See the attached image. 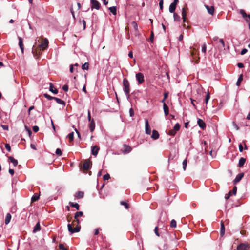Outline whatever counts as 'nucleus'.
I'll use <instances>...</instances> for the list:
<instances>
[{
  "label": "nucleus",
  "instance_id": "1",
  "mask_svg": "<svg viewBox=\"0 0 250 250\" xmlns=\"http://www.w3.org/2000/svg\"><path fill=\"white\" fill-rule=\"evenodd\" d=\"M83 215V212L82 211H78L75 213L74 218L76 219V222L77 223V226L75 228H73L71 224H68L67 225V228L68 231L71 233L73 234L75 232H78L80 231L81 226L79 225L80 223L79 220L78 218L79 216H82Z\"/></svg>",
  "mask_w": 250,
  "mask_h": 250
},
{
  "label": "nucleus",
  "instance_id": "2",
  "mask_svg": "<svg viewBox=\"0 0 250 250\" xmlns=\"http://www.w3.org/2000/svg\"><path fill=\"white\" fill-rule=\"evenodd\" d=\"M123 91L127 98L130 96V84L128 81L124 78L123 81Z\"/></svg>",
  "mask_w": 250,
  "mask_h": 250
},
{
  "label": "nucleus",
  "instance_id": "3",
  "mask_svg": "<svg viewBox=\"0 0 250 250\" xmlns=\"http://www.w3.org/2000/svg\"><path fill=\"white\" fill-rule=\"evenodd\" d=\"M48 41L46 38L43 39V42L41 43L39 47L41 50H44L48 48Z\"/></svg>",
  "mask_w": 250,
  "mask_h": 250
},
{
  "label": "nucleus",
  "instance_id": "4",
  "mask_svg": "<svg viewBox=\"0 0 250 250\" xmlns=\"http://www.w3.org/2000/svg\"><path fill=\"white\" fill-rule=\"evenodd\" d=\"M180 125L179 123H176L173 129L170 130L168 132V134L171 136H174L177 131L180 129Z\"/></svg>",
  "mask_w": 250,
  "mask_h": 250
},
{
  "label": "nucleus",
  "instance_id": "5",
  "mask_svg": "<svg viewBox=\"0 0 250 250\" xmlns=\"http://www.w3.org/2000/svg\"><path fill=\"white\" fill-rule=\"evenodd\" d=\"M136 79L139 84H142L145 81L144 75L140 72L136 74Z\"/></svg>",
  "mask_w": 250,
  "mask_h": 250
},
{
  "label": "nucleus",
  "instance_id": "6",
  "mask_svg": "<svg viewBox=\"0 0 250 250\" xmlns=\"http://www.w3.org/2000/svg\"><path fill=\"white\" fill-rule=\"evenodd\" d=\"M239 13L242 15V17L247 22H250V14L247 15L243 9H240Z\"/></svg>",
  "mask_w": 250,
  "mask_h": 250
},
{
  "label": "nucleus",
  "instance_id": "7",
  "mask_svg": "<svg viewBox=\"0 0 250 250\" xmlns=\"http://www.w3.org/2000/svg\"><path fill=\"white\" fill-rule=\"evenodd\" d=\"M90 2L91 4V8L92 9H96L98 10L100 8V4L97 0H90Z\"/></svg>",
  "mask_w": 250,
  "mask_h": 250
},
{
  "label": "nucleus",
  "instance_id": "8",
  "mask_svg": "<svg viewBox=\"0 0 250 250\" xmlns=\"http://www.w3.org/2000/svg\"><path fill=\"white\" fill-rule=\"evenodd\" d=\"M237 189V187L236 186H234L231 191H229L228 193L225 195V199L226 200H228L232 195H235L236 194Z\"/></svg>",
  "mask_w": 250,
  "mask_h": 250
},
{
  "label": "nucleus",
  "instance_id": "9",
  "mask_svg": "<svg viewBox=\"0 0 250 250\" xmlns=\"http://www.w3.org/2000/svg\"><path fill=\"white\" fill-rule=\"evenodd\" d=\"M145 132L146 134L150 135L151 134V129L149 125L148 120L145 119Z\"/></svg>",
  "mask_w": 250,
  "mask_h": 250
},
{
  "label": "nucleus",
  "instance_id": "10",
  "mask_svg": "<svg viewBox=\"0 0 250 250\" xmlns=\"http://www.w3.org/2000/svg\"><path fill=\"white\" fill-rule=\"evenodd\" d=\"M92 162L89 160H86L83 164V169L84 170H87L90 168Z\"/></svg>",
  "mask_w": 250,
  "mask_h": 250
},
{
  "label": "nucleus",
  "instance_id": "11",
  "mask_svg": "<svg viewBox=\"0 0 250 250\" xmlns=\"http://www.w3.org/2000/svg\"><path fill=\"white\" fill-rule=\"evenodd\" d=\"M249 246L247 243H241L237 246V250H248Z\"/></svg>",
  "mask_w": 250,
  "mask_h": 250
},
{
  "label": "nucleus",
  "instance_id": "12",
  "mask_svg": "<svg viewBox=\"0 0 250 250\" xmlns=\"http://www.w3.org/2000/svg\"><path fill=\"white\" fill-rule=\"evenodd\" d=\"M244 176V174L243 173H239L236 175L235 178L233 181V183L234 184H236L238 182H239L243 178Z\"/></svg>",
  "mask_w": 250,
  "mask_h": 250
},
{
  "label": "nucleus",
  "instance_id": "13",
  "mask_svg": "<svg viewBox=\"0 0 250 250\" xmlns=\"http://www.w3.org/2000/svg\"><path fill=\"white\" fill-rule=\"evenodd\" d=\"M99 147L97 146H92L91 147V154L95 156H96L98 154V151L99 150Z\"/></svg>",
  "mask_w": 250,
  "mask_h": 250
},
{
  "label": "nucleus",
  "instance_id": "14",
  "mask_svg": "<svg viewBox=\"0 0 250 250\" xmlns=\"http://www.w3.org/2000/svg\"><path fill=\"white\" fill-rule=\"evenodd\" d=\"M124 150L123 151V153L124 154H127L130 152L132 150V148L127 145H124Z\"/></svg>",
  "mask_w": 250,
  "mask_h": 250
},
{
  "label": "nucleus",
  "instance_id": "15",
  "mask_svg": "<svg viewBox=\"0 0 250 250\" xmlns=\"http://www.w3.org/2000/svg\"><path fill=\"white\" fill-rule=\"evenodd\" d=\"M197 124L199 127L202 129H204L206 127L205 123L201 119H198Z\"/></svg>",
  "mask_w": 250,
  "mask_h": 250
},
{
  "label": "nucleus",
  "instance_id": "16",
  "mask_svg": "<svg viewBox=\"0 0 250 250\" xmlns=\"http://www.w3.org/2000/svg\"><path fill=\"white\" fill-rule=\"evenodd\" d=\"M18 40H19V45L21 51V52L23 53V51H24V46H23V44L22 39L20 37H18Z\"/></svg>",
  "mask_w": 250,
  "mask_h": 250
},
{
  "label": "nucleus",
  "instance_id": "17",
  "mask_svg": "<svg viewBox=\"0 0 250 250\" xmlns=\"http://www.w3.org/2000/svg\"><path fill=\"white\" fill-rule=\"evenodd\" d=\"M151 137L154 140L158 139L159 137V134L158 132L156 130H153L152 131V134L151 136Z\"/></svg>",
  "mask_w": 250,
  "mask_h": 250
},
{
  "label": "nucleus",
  "instance_id": "18",
  "mask_svg": "<svg viewBox=\"0 0 250 250\" xmlns=\"http://www.w3.org/2000/svg\"><path fill=\"white\" fill-rule=\"evenodd\" d=\"M8 160L9 161L12 163L14 167H16L18 165V161L17 160L15 159L12 156H9L8 157Z\"/></svg>",
  "mask_w": 250,
  "mask_h": 250
},
{
  "label": "nucleus",
  "instance_id": "19",
  "mask_svg": "<svg viewBox=\"0 0 250 250\" xmlns=\"http://www.w3.org/2000/svg\"><path fill=\"white\" fill-rule=\"evenodd\" d=\"M50 86H49V90L53 93V94H56L58 93V90L55 88L53 84L52 83H49Z\"/></svg>",
  "mask_w": 250,
  "mask_h": 250
},
{
  "label": "nucleus",
  "instance_id": "20",
  "mask_svg": "<svg viewBox=\"0 0 250 250\" xmlns=\"http://www.w3.org/2000/svg\"><path fill=\"white\" fill-rule=\"evenodd\" d=\"M89 127L91 132L94 130L95 127V124L93 119H92V121L90 122Z\"/></svg>",
  "mask_w": 250,
  "mask_h": 250
},
{
  "label": "nucleus",
  "instance_id": "21",
  "mask_svg": "<svg viewBox=\"0 0 250 250\" xmlns=\"http://www.w3.org/2000/svg\"><path fill=\"white\" fill-rule=\"evenodd\" d=\"M206 8L208 10V12L210 14L213 15L214 11V8L213 6H209L208 5H205Z\"/></svg>",
  "mask_w": 250,
  "mask_h": 250
},
{
  "label": "nucleus",
  "instance_id": "22",
  "mask_svg": "<svg viewBox=\"0 0 250 250\" xmlns=\"http://www.w3.org/2000/svg\"><path fill=\"white\" fill-rule=\"evenodd\" d=\"M163 109L164 111V113L166 116H167L169 114V108L167 105L166 103H164L163 104Z\"/></svg>",
  "mask_w": 250,
  "mask_h": 250
},
{
  "label": "nucleus",
  "instance_id": "23",
  "mask_svg": "<svg viewBox=\"0 0 250 250\" xmlns=\"http://www.w3.org/2000/svg\"><path fill=\"white\" fill-rule=\"evenodd\" d=\"M186 15H187L186 10L185 8H183L182 10V19H183V21L184 22H185L186 21Z\"/></svg>",
  "mask_w": 250,
  "mask_h": 250
},
{
  "label": "nucleus",
  "instance_id": "24",
  "mask_svg": "<svg viewBox=\"0 0 250 250\" xmlns=\"http://www.w3.org/2000/svg\"><path fill=\"white\" fill-rule=\"evenodd\" d=\"M40 229H41L40 224V222H38L36 224V225L34 226L33 232L34 233H36V232L40 230Z\"/></svg>",
  "mask_w": 250,
  "mask_h": 250
},
{
  "label": "nucleus",
  "instance_id": "25",
  "mask_svg": "<svg viewBox=\"0 0 250 250\" xmlns=\"http://www.w3.org/2000/svg\"><path fill=\"white\" fill-rule=\"evenodd\" d=\"M176 7V5L171 3L169 7V11L170 13H174Z\"/></svg>",
  "mask_w": 250,
  "mask_h": 250
},
{
  "label": "nucleus",
  "instance_id": "26",
  "mask_svg": "<svg viewBox=\"0 0 250 250\" xmlns=\"http://www.w3.org/2000/svg\"><path fill=\"white\" fill-rule=\"evenodd\" d=\"M225 226H224V223L223 222H221V228H220V235L221 236H223L225 234Z\"/></svg>",
  "mask_w": 250,
  "mask_h": 250
},
{
  "label": "nucleus",
  "instance_id": "27",
  "mask_svg": "<svg viewBox=\"0 0 250 250\" xmlns=\"http://www.w3.org/2000/svg\"><path fill=\"white\" fill-rule=\"evenodd\" d=\"M245 162H246V159L243 157H241L239 159L238 166L240 167H242L244 166Z\"/></svg>",
  "mask_w": 250,
  "mask_h": 250
},
{
  "label": "nucleus",
  "instance_id": "28",
  "mask_svg": "<svg viewBox=\"0 0 250 250\" xmlns=\"http://www.w3.org/2000/svg\"><path fill=\"white\" fill-rule=\"evenodd\" d=\"M54 100H55L56 101V102L59 104H60L62 105H64L65 104V102L64 101L61 100V99H59V98H56V97H54Z\"/></svg>",
  "mask_w": 250,
  "mask_h": 250
},
{
  "label": "nucleus",
  "instance_id": "29",
  "mask_svg": "<svg viewBox=\"0 0 250 250\" xmlns=\"http://www.w3.org/2000/svg\"><path fill=\"white\" fill-rule=\"evenodd\" d=\"M11 219V215L9 213L6 214V218L5 219V224H8Z\"/></svg>",
  "mask_w": 250,
  "mask_h": 250
},
{
  "label": "nucleus",
  "instance_id": "30",
  "mask_svg": "<svg viewBox=\"0 0 250 250\" xmlns=\"http://www.w3.org/2000/svg\"><path fill=\"white\" fill-rule=\"evenodd\" d=\"M109 10L114 15L117 14V8L116 6H112L109 8Z\"/></svg>",
  "mask_w": 250,
  "mask_h": 250
},
{
  "label": "nucleus",
  "instance_id": "31",
  "mask_svg": "<svg viewBox=\"0 0 250 250\" xmlns=\"http://www.w3.org/2000/svg\"><path fill=\"white\" fill-rule=\"evenodd\" d=\"M69 205L71 207L75 208L77 210H79V205L78 203L70 202Z\"/></svg>",
  "mask_w": 250,
  "mask_h": 250
},
{
  "label": "nucleus",
  "instance_id": "32",
  "mask_svg": "<svg viewBox=\"0 0 250 250\" xmlns=\"http://www.w3.org/2000/svg\"><path fill=\"white\" fill-rule=\"evenodd\" d=\"M173 18L175 21H179L181 20V18L179 15H178L177 13H174L173 14Z\"/></svg>",
  "mask_w": 250,
  "mask_h": 250
},
{
  "label": "nucleus",
  "instance_id": "33",
  "mask_svg": "<svg viewBox=\"0 0 250 250\" xmlns=\"http://www.w3.org/2000/svg\"><path fill=\"white\" fill-rule=\"evenodd\" d=\"M40 198V196L37 194H35L31 198L32 202H35L37 201Z\"/></svg>",
  "mask_w": 250,
  "mask_h": 250
},
{
  "label": "nucleus",
  "instance_id": "34",
  "mask_svg": "<svg viewBox=\"0 0 250 250\" xmlns=\"http://www.w3.org/2000/svg\"><path fill=\"white\" fill-rule=\"evenodd\" d=\"M242 80H243V75L241 74V75H240V76L237 80V81L236 82V84L237 86H239L240 85V83H241Z\"/></svg>",
  "mask_w": 250,
  "mask_h": 250
},
{
  "label": "nucleus",
  "instance_id": "35",
  "mask_svg": "<svg viewBox=\"0 0 250 250\" xmlns=\"http://www.w3.org/2000/svg\"><path fill=\"white\" fill-rule=\"evenodd\" d=\"M74 132H72L67 135V137L69 138L70 142H72L74 140Z\"/></svg>",
  "mask_w": 250,
  "mask_h": 250
},
{
  "label": "nucleus",
  "instance_id": "36",
  "mask_svg": "<svg viewBox=\"0 0 250 250\" xmlns=\"http://www.w3.org/2000/svg\"><path fill=\"white\" fill-rule=\"evenodd\" d=\"M76 196L78 198H82L83 196V192L82 191H78L76 193Z\"/></svg>",
  "mask_w": 250,
  "mask_h": 250
},
{
  "label": "nucleus",
  "instance_id": "37",
  "mask_svg": "<svg viewBox=\"0 0 250 250\" xmlns=\"http://www.w3.org/2000/svg\"><path fill=\"white\" fill-rule=\"evenodd\" d=\"M89 68V63L88 62H85L82 66V69L83 70H88Z\"/></svg>",
  "mask_w": 250,
  "mask_h": 250
},
{
  "label": "nucleus",
  "instance_id": "38",
  "mask_svg": "<svg viewBox=\"0 0 250 250\" xmlns=\"http://www.w3.org/2000/svg\"><path fill=\"white\" fill-rule=\"evenodd\" d=\"M170 226L172 228H175L176 227V221L174 219H172L170 222Z\"/></svg>",
  "mask_w": 250,
  "mask_h": 250
},
{
  "label": "nucleus",
  "instance_id": "39",
  "mask_svg": "<svg viewBox=\"0 0 250 250\" xmlns=\"http://www.w3.org/2000/svg\"><path fill=\"white\" fill-rule=\"evenodd\" d=\"M43 95L46 99L49 100H54V97H52L47 93L44 94Z\"/></svg>",
  "mask_w": 250,
  "mask_h": 250
},
{
  "label": "nucleus",
  "instance_id": "40",
  "mask_svg": "<svg viewBox=\"0 0 250 250\" xmlns=\"http://www.w3.org/2000/svg\"><path fill=\"white\" fill-rule=\"evenodd\" d=\"M187 160H186V159H185V160L183 161V163H182V165H183V170H184V171L186 170V167H187Z\"/></svg>",
  "mask_w": 250,
  "mask_h": 250
},
{
  "label": "nucleus",
  "instance_id": "41",
  "mask_svg": "<svg viewBox=\"0 0 250 250\" xmlns=\"http://www.w3.org/2000/svg\"><path fill=\"white\" fill-rule=\"evenodd\" d=\"M209 99H210V95H209V92L208 91L207 93V94L206 96V98H205V102H206V104H208V102Z\"/></svg>",
  "mask_w": 250,
  "mask_h": 250
},
{
  "label": "nucleus",
  "instance_id": "42",
  "mask_svg": "<svg viewBox=\"0 0 250 250\" xmlns=\"http://www.w3.org/2000/svg\"><path fill=\"white\" fill-rule=\"evenodd\" d=\"M55 153L58 156H61L62 155V152L60 148H57L56 150Z\"/></svg>",
  "mask_w": 250,
  "mask_h": 250
},
{
  "label": "nucleus",
  "instance_id": "43",
  "mask_svg": "<svg viewBox=\"0 0 250 250\" xmlns=\"http://www.w3.org/2000/svg\"><path fill=\"white\" fill-rule=\"evenodd\" d=\"M110 178V175L108 173L105 174L103 177V179L104 180H108Z\"/></svg>",
  "mask_w": 250,
  "mask_h": 250
},
{
  "label": "nucleus",
  "instance_id": "44",
  "mask_svg": "<svg viewBox=\"0 0 250 250\" xmlns=\"http://www.w3.org/2000/svg\"><path fill=\"white\" fill-rule=\"evenodd\" d=\"M207 49V46L206 43H204L202 47V52L206 53Z\"/></svg>",
  "mask_w": 250,
  "mask_h": 250
},
{
  "label": "nucleus",
  "instance_id": "45",
  "mask_svg": "<svg viewBox=\"0 0 250 250\" xmlns=\"http://www.w3.org/2000/svg\"><path fill=\"white\" fill-rule=\"evenodd\" d=\"M163 0H160L159 5L161 10H162L163 9Z\"/></svg>",
  "mask_w": 250,
  "mask_h": 250
},
{
  "label": "nucleus",
  "instance_id": "46",
  "mask_svg": "<svg viewBox=\"0 0 250 250\" xmlns=\"http://www.w3.org/2000/svg\"><path fill=\"white\" fill-rule=\"evenodd\" d=\"M131 24L133 25L134 29L135 30H137V29H138V25H137V24L136 23V22L135 21H133V22H132Z\"/></svg>",
  "mask_w": 250,
  "mask_h": 250
},
{
  "label": "nucleus",
  "instance_id": "47",
  "mask_svg": "<svg viewBox=\"0 0 250 250\" xmlns=\"http://www.w3.org/2000/svg\"><path fill=\"white\" fill-rule=\"evenodd\" d=\"M5 147L9 152L11 151V146L9 144H6L5 145Z\"/></svg>",
  "mask_w": 250,
  "mask_h": 250
},
{
  "label": "nucleus",
  "instance_id": "48",
  "mask_svg": "<svg viewBox=\"0 0 250 250\" xmlns=\"http://www.w3.org/2000/svg\"><path fill=\"white\" fill-rule=\"evenodd\" d=\"M154 232L155 233V234L157 236H160V234L158 232V227L156 226L155 227V229H154Z\"/></svg>",
  "mask_w": 250,
  "mask_h": 250
},
{
  "label": "nucleus",
  "instance_id": "49",
  "mask_svg": "<svg viewBox=\"0 0 250 250\" xmlns=\"http://www.w3.org/2000/svg\"><path fill=\"white\" fill-rule=\"evenodd\" d=\"M59 249L61 250H67V249L65 248L63 245L62 244H60L59 245Z\"/></svg>",
  "mask_w": 250,
  "mask_h": 250
},
{
  "label": "nucleus",
  "instance_id": "50",
  "mask_svg": "<svg viewBox=\"0 0 250 250\" xmlns=\"http://www.w3.org/2000/svg\"><path fill=\"white\" fill-rule=\"evenodd\" d=\"M130 116L132 117L134 115V112L132 108H131L129 110Z\"/></svg>",
  "mask_w": 250,
  "mask_h": 250
},
{
  "label": "nucleus",
  "instance_id": "51",
  "mask_svg": "<svg viewBox=\"0 0 250 250\" xmlns=\"http://www.w3.org/2000/svg\"><path fill=\"white\" fill-rule=\"evenodd\" d=\"M121 204L122 205H124L125 206V208L126 209H128L129 208L128 205L125 202H124V201L121 202Z\"/></svg>",
  "mask_w": 250,
  "mask_h": 250
},
{
  "label": "nucleus",
  "instance_id": "52",
  "mask_svg": "<svg viewBox=\"0 0 250 250\" xmlns=\"http://www.w3.org/2000/svg\"><path fill=\"white\" fill-rule=\"evenodd\" d=\"M33 130L35 132H37L39 131V128L38 126L35 125L33 127Z\"/></svg>",
  "mask_w": 250,
  "mask_h": 250
},
{
  "label": "nucleus",
  "instance_id": "53",
  "mask_svg": "<svg viewBox=\"0 0 250 250\" xmlns=\"http://www.w3.org/2000/svg\"><path fill=\"white\" fill-rule=\"evenodd\" d=\"M62 89L65 92L68 91V85L67 84L64 85L62 86Z\"/></svg>",
  "mask_w": 250,
  "mask_h": 250
},
{
  "label": "nucleus",
  "instance_id": "54",
  "mask_svg": "<svg viewBox=\"0 0 250 250\" xmlns=\"http://www.w3.org/2000/svg\"><path fill=\"white\" fill-rule=\"evenodd\" d=\"M153 39H154V33L153 32H151V35H150V41L151 42H153Z\"/></svg>",
  "mask_w": 250,
  "mask_h": 250
},
{
  "label": "nucleus",
  "instance_id": "55",
  "mask_svg": "<svg viewBox=\"0 0 250 250\" xmlns=\"http://www.w3.org/2000/svg\"><path fill=\"white\" fill-rule=\"evenodd\" d=\"M248 51V50L246 48L243 49L241 51V55H244Z\"/></svg>",
  "mask_w": 250,
  "mask_h": 250
},
{
  "label": "nucleus",
  "instance_id": "56",
  "mask_svg": "<svg viewBox=\"0 0 250 250\" xmlns=\"http://www.w3.org/2000/svg\"><path fill=\"white\" fill-rule=\"evenodd\" d=\"M232 125H233V126L235 127V128H236V130H239V126H238V125L235 123V122H232Z\"/></svg>",
  "mask_w": 250,
  "mask_h": 250
},
{
  "label": "nucleus",
  "instance_id": "57",
  "mask_svg": "<svg viewBox=\"0 0 250 250\" xmlns=\"http://www.w3.org/2000/svg\"><path fill=\"white\" fill-rule=\"evenodd\" d=\"M1 126L4 130H8V125H2Z\"/></svg>",
  "mask_w": 250,
  "mask_h": 250
},
{
  "label": "nucleus",
  "instance_id": "58",
  "mask_svg": "<svg viewBox=\"0 0 250 250\" xmlns=\"http://www.w3.org/2000/svg\"><path fill=\"white\" fill-rule=\"evenodd\" d=\"M219 42L222 44V47L224 48V47H225V43H224V42L223 40L222 39H220L219 40Z\"/></svg>",
  "mask_w": 250,
  "mask_h": 250
},
{
  "label": "nucleus",
  "instance_id": "59",
  "mask_svg": "<svg viewBox=\"0 0 250 250\" xmlns=\"http://www.w3.org/2000/svg\"><path fill=\"white\" fill-rule=\"evenodd\" d=\"M239 150L240 152H242L243 151V147L242 145L241 144H240L239 145Z\"/></svg>",
  "mask_w": 250,
  "mask_h": 250
},
{
  "label": "nucleus",
  "instance_id": "60",
  "mask_svg": "<svg viewBox=\"0 0 250 250\" xmlns=\"http://www.w3.org/2000/svg\"><path fill=\"white\" fill-rule=\"evenodd\" d=\"M99 230H101V229L100 228L96 229L94 231V235H98L99 234Z\"/></svg>",
  "mask_w": 250,
  "mask_h": 250
},
{
  "label": "nucleus",
  "instance_id": "61",
  "mask_svg": "<svg viewBox=\"0 0 250 250\" xmlns=\"http://www.w3.org/2000/svg\"><path fill=\"white\" fill-rule=\"evenodd\" d=\"M92 119L91 118V115H90V112L89 111L88 112V120L90 122L92 121Z\"/></svg>",
  "mask_w": 250,
  "mask_h": 250
},
{
  "label": "nucleus",
  "instance_id": "62",
  "mask_svg": "<svg viewBox=\"0 0 250 250\" xmlns=\"http://www.w3.org/2000/svg\"><path fill=\"white\" fill-rule=\"evenodd\" d=\"M237 66L240 68H243L244 67V64L242 63H238L237 64Z\"/></svg>",
  "mask_w": 250,
  "mask_h": 250
},
{
  "label": "nucleus",
  "instance_id": "63",
  "mask_svg": "<svg viewBox=\"0 0 250 250\" xmlns=\"http://www.w3.org/2000/svg\"><path fill=\"white\" fill-rule=\"evenodd\" d=\"M168 95V92H165V93H164V100H166L167 98Z\"/></svg>",
  "mask_w": 250,
  "mask_h": 250
},
{
  "label": "nucleus",
  "instance_id": "64",
  "mask_svg": "<svg viewBox=\"0 0 250 250\" xmlns=\"http://www.w3.org/2000/svg\"><path fill=\"white\" fill-rule=\"evenodd\" d=\"M9 173L11 175H13L14 174V170H13V169H10H10H9Z\"/></svg>",
  "mask_w": 250,
  "mask_h": 250
}]
</instances>
